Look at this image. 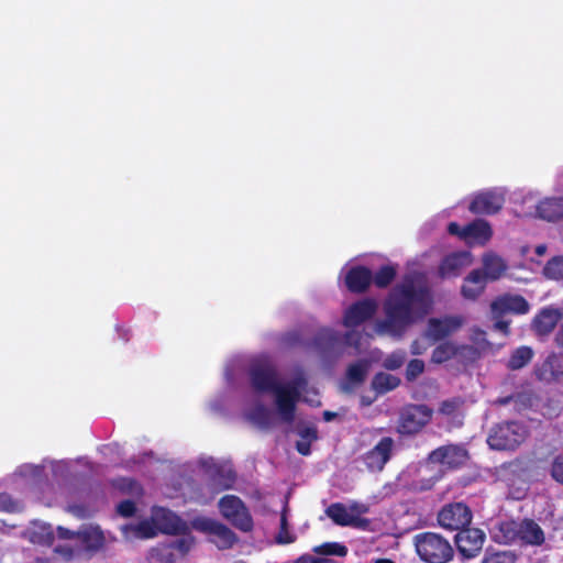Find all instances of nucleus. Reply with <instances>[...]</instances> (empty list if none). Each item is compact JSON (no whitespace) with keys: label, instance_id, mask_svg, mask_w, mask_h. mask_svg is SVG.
<instances>
[{"label":"nucleus","instance_id":"obj_41","mask_svg":"<svg viewBox=\"0 0 563 563\" xmlns=\"http://www.w3.org/2000/svg\"><path fill=\"white\" fill-rule=\"evenodd\" d=\"M424 362L420 358L409 361L405 373L407 382H415L424 372Z\"/></svg>","mask_w":563,"mask_h":563},{"label":"nucleus","instance_id":"obj_29","mask_svg":"<svg viewBox=\"0 0 563 563\" xmlns=\"http://www.w3.org/2000/svg\"><path fill=\"white\" fill-rule=\"evenodd\" d=\"M400 383L401 380L399 377L385 372H379L372 378L371 386L377 395H384L396 389Z\"/></svg>","mask_w":563,"mask_h":563},{"label":"nucleus","instance_id":"obj_13","mask_svg":"<svg viewBox=\"0 0 563 563\" xmlns=\"http://www.w3.org/2000/svg\"><path fill=\"white\" fill-rule=\"evenodd\" d=\"M485 539L483 530L467 527L455 534L454 542L462 559L471 560L481 553Z\"/></svg>","mask_w":563,"mask_h":563},{"label":"nucleus","instance_id":"obj_30","mask_svg":"<svg viewBox=\"0 0 563 563\" xmlns=\"http://www.w3.org/2000/svg\"><path fill=\"white\" fill-rule=\"evenodd\" d=\"M298 435L300 439L296 442V450L307 456L311 453L312 442L318 440V430L314 426L305 427L298 430Z\"/></svg>","mask_w":563,"mask_h":563},{"label":"nucleus","instance_id":"obj_55","mask_svg":"<svg viewBox=\"0 0 563 563\" xmlns=\"http://www.w3.org/2000/svg\"><path fill=\"white\" fill-rule=\"evenodd\" d=\"M57 531H58L59 537L63 539H71L75 536V533L73 531H70L66 528H63V527H58Z\"/></svg>","mask_w":563,"mask_h":563},{"label":"nucleus","instance_id":"obj_49","mask_svg":"<svg viewBox=\"0 0 563 563\" xmlns=\"http://www.w3.org/2000/svg\"><path fill=\"white\" fill-rule=\"evenodd\" d=\"M461 401L456 398L443 400L439 407V412L444 416H452L459 408Z\"/></svg>","mask_w":563,"mask_h":563},{"label":"nucleus","instance_id":"obj_8","mask_svg":"<svg viewBox=\"0 0 563 563\" xmlns=\"http://www.w3.org/2000/svg\"><path fill=\"white\" fill-rule=\"evenodd\" d=\"M192 527L199 532L209 534L211 537L210 541L219 550H229L239 541L238 534L231 528L216 519L207 517L196 518L192 521Z\"/></svg>","mask_w":563,"mask_h":563},{"label":"nucleus","instance_id":"obj_34","mask_svg":"<svg viewBox=\"0 0 563 563\" xmlns=\"http://www.w3.org/2000/svg\"><path fill=\"white\" fill-rule=\"evenodd\" d=\"M397 275V269L394 265H383L374 275L372 283L378 288L388 287Z\"/></svg>","mask_w":563,"mask_h":563},{"label":"nucleus","instance_id":"obj_60","mask_svg":"<svg viewBox=\"0 0 563 563\" xmlns=\"http://www.w3.org/2000/svg\"><path fill=\"white\" fill-rule=\"evenodd\" d=\"M375 563H395L394 561L389 559H378Z\"/></svg>","mask_w":563,"mask_h":563},{"label":"nucleus","instance_id":"obj_46","mask_svg":"<svg viewBox=\"0 0 563 563\" xmlns=\"http://www.w3.org/2000/svg\"><path fill=\"white\" fill-rule=\"evenodd\" d=\"M156 526L148 521H142L136 527V533L141 538L150 539L156 536Z\"/></svg>","mask_w":563,"mask_h":563},{"label":"nucleus","instance_id":"obj_47","mask_svg":"<svg viewBox=\"0 0 563 563\" xmlns=\"http://www.w3.org/2000/svg\"><path fill=\"white\" fill-rule=\"evenodd\" d=\"M117 511L124 518L132 517L136 511L135 503L130 499L122 500L118 504Z\"/></svg>","mask_w":563,"mask_h":563},{"label":"nucleus","instance_id":"obj_61","mask_svg":"<svg viewBox=\"0 0 563 563\" xmlns=\"http://www.w3.org/2000/svg\"><path fill=\"white\" fill-rule=\"evenodd\" d=\"M509 400H510V397H506V398H501V399H499V400H498V402H499L500 405H507V404L509 402Z\"/></svg>","mask_w":563,"mask_h":563},{"label":"nucleus","instance_id":"obj_5","mask_svg":"<svg viewBox=\"0 0 563 563\" xmlns=\"http://www.w3.org/2000/svg\"><path fill=\"white\" fill-rule=\"evenodd\" d=\"M220 515L241 532L249 533L254 529L253 516L246 504L236 495H224L219 499Z\"/></svg>","mask_w":563,"mask_h":563},{"label":"nucleus","instance_id":"obj_26","mask_svg":"<svg viewBox=\"0 0 563 563\" xmlns=\"http://www.w3.org/2000/svg\"><path fill=\"white\" fill-rule=\"evenodd\" d=\"M537 216L548 222L563 220V198H545L536 208Z\"/></svg>","mask_w":563,"mask_h":563},{"label":"nucleus","instance_id":"obj_40","mask_svg":"<svg viewBox=\"0 0 563 563\" xmlns=\"http://www.w3.org/2000/svg\"><path fill=\"white\" fill-rule=\"evenodd\" d=\"M406 361L405 351H395L387 355L383 361V367L388 371H396L400 368Z\"/></svg>","mask_w":563,"mask_h":563},{"label":"nucleus","instance_id":"obj_22","mask_svg":"<svg viewBox=\"0 0 563 563\" xmlns=\"http://www.w3.org/2000/svg\"><path fill=\"white\" fill-rule=\"evenodd\" d=\"M562 313L555 308H543L532 319L531 329L538 336H548L556 327Z\"/></svg>","mask_w":563,"mask_h":563},{"label":"nucleus","instance_id":"obj_62","mask_svg":"<svg viewBox=\"0 0 563 563\" xmlns=\"http://www.w3.org/2000/svg\"><path fill=\"white\" fill-rule=\"evenodd\" d=\"M316 560L319 561V563H329L330 562L327 559H320V558H316Z\"/></svg>","mask_w":563,"mask_h":563},{"label":"nucleus","instance_id":"obj_58","mask_svg":"<svg viewBox=\"0 0 563 563\" xmlns=\"http://www.w3.org/2000/svg\"><path fill=\"white\" fill-rule=\"evenodd\" d=\"M555 341L559 346L563 347V324L560 327V329L555 335Z\"/></svg>","mask_w":563,"mask_h":563},{"label":"nucleus","instance_id":"obj_28","mask_svg":"<svg viewBox=\"0 0 563 563\" xmlns=\"http://www.w3.org/2000/svg\"><path fill=\"white\" fill-rule=\"evenodd\" d=\"M341 338L338 332L331 329H322L313 338V345L322 354L332 352L340 343Z\"/></svg>","mask_w":563,"mask_h":563},{"label":"nucleus","instance_id":"obj_48","mask_svg":"<svg viewBox=\"0 0 563 563\" xmlns=\"http://www.w3.org/2000/svg\"><path fill=\"white\" fill-rule=\"evenodd\" d=\"M18 509L16 501L8 493H0V511L14 512Z\"/></svg>","mask_w":563,"mask_h":563},{"label":"nucleus","instance_id":"obj_12","mask_svg":"<svg viewBox=\"0 0 563 563\" xmlns=\"http://www.w3.org/2000/svg\"><path fill=\"white\" fill-rule=\"evenodd\" d=\"M448 232L451 235H456L468 243L476 242L482 245L487 243L493 235L490 224L484 219H475L464 227H461L456 222H450L448 225Z\"/></svg>","mask_w":563,"mask_h":563},{"label":"nucleus","instance_id":"obj_38","mask_svg":"<svg viewBox=\"0 0 563 563\" xmlns=\"http://www.w3.org/2000/svg\"><path fill=\"white\" fill-rule=\"evenodd\" d=\"M556 363V357L550 356L548 357L540 367L536 369V375L538 379L551 382L556 377V371L554 369V365Z\"/></svg>","mask_w":563,"mask_h":563},{"label":"nucleus","instance_id":"obj_54","mask_svg":"<svg viewBox=\"0 0 563 563\" xmlns=\"http://www.w3.org/2000/svg\"><path fill=\"white\" fill-rule=\"evenodd\" d=\"M69 510L77 517H85V508L82 506L74 505L69 507Z\"/></svg>","mask_w":563,"mask_h":563},{"label":"nucleus","instance_id":"obj_19","mask_svg":"<svg viewBox=\"0 0 563 563\" xmlns=\"http://www.w3.org/2000/svg\"><path fill=\"white\" fill-rule=\"evenodd\" d=\"M153 521L163 533L178 536L187 530L186 522L173 511L159 508L154 512Z\"/></svg>","mask_w":563,"mask_h":563},{"label":"nucleus","instance_id":"obj_37","mask_svg":"<svg viewBox=\"0 0 563 563\" xmlns=\"http://www.w3.org/2000/svg\"><path fill=\"white\" fill-rule=\"evenodd\" d=\"M313 552L321 555L345 556L347 548L339 542H325L314 547Z\"/></svg>","mask_w":563,"mask_h":563},{"label":"nucleus","instance_id":"obj_50","mask_svg":"<svg viewBox=\"0 0 563 563\" xmlns=\"http://www.w3.org/2000/svg\"><path fill=\"white\" fill-rule=\"evenodd\" d=\"M471 340L481 347L489 346V342L486 340V332L478 327L472 329Z\"/></svg>","mask_w":563,"mask_h":563},{"label":"nucleus","instance_id":"obj_21","mask_svg":"<svg viewBox=\"0 0 563 563\" xmlns=\"http://www.w3.org/2000/svg\"><path fill=\"white\" fill-rule=\"evenodd\" d=\"M462 324L461 317L431 318L428 321V334L433 341H440L457 331Z\"/></svg>","mask_w":563,"mask_h":563},{"label":"nucleus","instance_id":"obj_57","mask_svg":"<svg viewBox=\"0 0 563 563\" xmlns=\"http://www.w3.org/2000/svg\"><path fill=\"white\" fill-rule=\"evenodd\" d=\"M322 416H323V420L329 422V421H332L338 415H336V412L325 410V411H323Z\"/></svg>","mask_w":563,"mask_h":563},{"label":"nucleus","instance_id":"obj_39","mask_svg":"<svg viewBox=\"0 0 563 563\" xmlns=\"http://www.w3.org/2000/svg\"><path fill=\"white\" fill-rule=\"evenodd\" d=\"M275 540L278 544H290L296 540V536L289 531L286 511L280 516V527Z\"/></svg>","mask_w":563,"mask_h":563},{"label":"nucleus","instance_id":"obj_15","mask_svg":"<svg viewBox=\"0 0 563 563\" xmlns=\"http://www.w3.org/2000/svg\"><path fill=\"white\" fill-rule=\"evenodd\" d=\"M236 482L235 471L224 464L213 465L208 470L207 487L211 494H219L234 487Z\"/></svg>","mask_w":563,"mask_h":563},{"label":"nucleus","instance_id":"obj_36","mask_svg":"<svg viewBox=\"0 0 563 563\" xmlns=\"http://www.w3.org/2000/svg\"><path fill=\"white\" fill-rule=\"evenodd\" d=\"M367 369L368 364L366 361L353 363L347 367L346 379L353 385L362 384L366 378Z\"/></svg>","mask_w":563,"mask_h":563},{"label":"nucleus","instance_id":"obj_20","mask_svg":"<svg viewBox=\"0 0 563 563\" xmlns=\"http://www.w3.org/2000/svg\"><path fill=\"white\" fill-rule=\"evenodd\" d=\"M504 205L503 196L494 191H484L476 195L468 206V210L474 214H495Z\"/></svg>","mask_w":563,"mask_h":563},{"label":"nucleus","instance_id":"obj_18","mask_svg":"<svg viewBox=\"0 0 563 563\" xmlns=\"http://www.w3.org/2000/svg\"><path fill=\"white\" fill-rule=\"evenodd\" d=\"M471 264V253L466 251L453 252L442 258L438 267L441 279L456 278L462 269Z\"/></svg>","mask_w":563,"mask_h":563},{"label":"nucleus","instance_id":"obj_63","mask_svg":"<svg viewBox=\"0 0 563 563\" xmlns=\"http://www.w3.org/2000/svg\"><path fill=\"white\" fill-rule=\"evenodd\" d=\"M234 563H245V562H244V561H236V562H234Z\"/></svg>","mask_w":563,"mask_h":563},{"label":"nucleus","instance_id":"obj_1","mask_svg":"<svg viewBox=\"0 0 563 563\" xmlns=\"http://www.w3.org/2000/svg\"><path fill=\"white\" fill-rule=\"evenodd\" d=\"M431 301L426 275L420 272L406 274L388 294L384 303L386 318L377 322L376 331L401 336L409 325L428 313Z\"/></svg>","mask_w":563,"mask_h":563},{"label":"nucleus","instance_id":"obj_3","mask_svg":"<svg viewBox=\"0 0 563 563\" xmlns=\"http://www.w3.org/2000/svg\"><path fill=\"white\" fill-rule=\"evenodd\" d=\"M528 435L527 427L518 421H503L492 427L487 443L493 450L512 451L525 442Z\"/></svg>","mask_w":563,"mask_h":563},{"label":"nucleus","instance_id":"obj_53","mask_svg":"<svg viewBox=\"0 0 563 563\" xmlns=\"http://www.w3.org/2000/svg\"><path fill=\"white\" fill-rule=\"evenodd\" d=\"M284 341L287 345L292 346L300 341V335L297 332L288 333Z\"/></svg>","mask_w":563,"mask_h":563},{"label":"nucleus","instance_id":"obj_6","mask_svg":"<svg viewBox=\"0 0 563 563\" xmlns=\"http://www.w3.org/2000/svg\"><path fill=\"white\" fill-rule=\"evenodd\" d=\"M432 416L433 410L427 405H406L399 412L397 432L401 435H415L431 421Z\"/></svg>","mask_w":563,"mask_h":563},{"label":"nucleus","instance_id":"obj_32","mask_svg":"<svg viewBox=\"0 0 563 563\" xmlns=\"http://www.w3.org/2000/svg\"><path fill=\"white\" fill-rule=\"evenodd\" d=\"M457 344L445 341L437 345L431 354V362L434 364L445 363L456 357Z\"/></svg>","mask_w":563,"mask_h":563},{"label":"nucleus","instance_id":"obj_59","mask_svg":"<svg viewBox=\"0 0 563 563\" xmlns=\"http://www.w3.org/2000/svg\"><path fill=\"white\" fill-rule=\"evenodd\" d=\"M547 250L548 247L545 244H539L536 246L534 251L538 256H543L547 253Z\"/></svg>","mask_w":563,"mask_h":563},{"label":"nucleus","instance_id":"obj_43","mask_svg":"<svg viewBox=\"0 0 563 563\" xmlns=\"http://www.w3.org/2000/svg\"><path fill=\"white\" fill-rule=\"evenodd\" d=\"M190 547H191V541L189 539L180 538V539H177L175 541L164 544V551L166 552V551H169L170 549H173L180 556H184L190 550Z\"/></svg>","mask_w":563,"mask_h":563},{"label":"nucleus","instance_id":"obj_42","mask_svg":"<svg viewBox=\"0 0 563 563\" xmlns=\"http://www.w3.org/2000/svg\"><path fill=\"white\" fill-rule=\"evenodd\" d=\"M478 356L479 353L476 347L468 344H457L456 357L462 362H474Z\"/></svg>","mask_w":563,"mask_h":563},{"label":"nucleus","instance_id":"obj_45","mask_svg":"<svg viewBox=\"0 0 563 563\" xmlns=\"http://www.w3.org/2000/svg\"><path fill=\"white\" fill-rule=\"evenodd\" d=\"M252 419L261 426L267 427L271 421V413L264 406H257L252 412Z\"/></svg>","mask_w":563,"mask_h":563},{"label":"nucleus","instance_id":"obj_33","mask_svg":"<svg viewBox=\"0 0 563 563\" xmlns=\"http://www.w3.org/2000/svg\"><path fill=\"white\" fill-rule=\"evenodd\" d=\"M545 278L563 282V255L553 256L547 262L542 269Z\"/></svg>","mask_w":563,"mask_h":563},{"label":"nucleus","instance_id":"obj_25","mask_svg":"<svg viewBox=\"0 0 563 563\" xmlns=\"http://www.w3.org/2000/svg\"><path fill=\"white\" fill-rule=\"evenodd\" d=\"M487 278L482 269H473L465 278L461 288V294L470 300L477 299L485 290Z\"/></svg>","mask_w":563,"mask_h":563},{"label":"nucleus","instance_id":"obj_10","mask_svg":"<svg viewBox=\"0 0 563 563\" xmlns=\"http://www.w3.org/2000/svg\"><path fill=\"white\" fill-rule=\"evenodd\" d=\"M470 460V452L464 444H445L432 450L428 461L432 464L445 466L449 470H460Z\"/></svg>","mask_w":563,"mask_h":563},{"label":"nucleus","instance_id":"obj_52","mask_svg":"<svg viewBox=\"0 0 563 563\" xmlns=\"http://www.w3.org/2000/svg\"><path fill=\"white\" fill-rule=\"evenodd\" d=\"M509 324L510 322L507 320H500L499 318L496 319L494 323V329L503 332L505 335L509 334Z\"/></svg>","mask_w":563,"mask_h":563},{"label":"nucleus","instance_id":"obj_27","mask_svg":"<svg viewBox=\"0 0 563 563\" xmlns=\"http://www.w3.org/2000/svg\"><path fill=\"white\" fill-rule=\"evenodd\" d=\"M507 263L495 253H487L483 256V269L488 280H498L507 271Z\"/></svg>","mask_w":563,"mask_h":563},{"label":"nucleus","instance_id":"obj_11","mask_svg":"<svg viewBox=\"0 0 563 563\" xmlns=\"http://www.w3.org/2000/svg\"><path fill=\"white\" fill-rule=\"evenodd\" d=\"M472 518V510L463 503L448 504L438 514L439 525L450 531H462L471 525Z\"/></svg>","mask_w":563,"mask_h":563},{"label":"nucleus","instance_id":"obj_23","mask_svg":"<svg viewBox=\"0 0 563 563\" xmlns=\"http://www.w3.org/2000/svg\"><path fill=\"white\" fill-rule=\"evenodd\" d=\"M373 274L369 268L362 265L351 267L344 278L349 291L353 294L365 292L372 284Z\"/></svg>","mask_w":563,"mask_h":563},{"label":"nucleus","instance_id":"obj_24","mask_svg":"<svg viewBox=\"0 0 563 563\" xmlns=\"http://www.w3.org/2000/svg\"><path fill=\"white\" fill-rule=\"evenodd\" d=\"M327 516L338 526L364 528L367 519L351 515L341 503H333L325 509Z\"/></svg>","mask_w":563,"mask_h":563},{"label":"nucleus","instance_id":"obj_16","mask_svg":"<svg viewBox=\"0 0 563 563\" xmlns=\"http://www.w3.org/2000/svg\"><path fill=\"white\" fill-rule=\"evenodd\" d=\"M490 310L495 319L511 312L515 314H526L530 310V305L521 295H503L497 297L490 303Z\"/></svg>","mask_w":563,"mask_h":563},{"label":"nucleus","instance_id":"obj_51","mask_svg":"<svg viewBox=\"0 0 563 563\" xmlns=\"http://www.w3.org/2000/svg\"><path fill=\"white\" fill-rule=\"evenodd\" d=\"M157 559L162 563H176L177 558L175 551L170 549L169 551H164V544L155 550Z\"/></svg>","mask_w":563,"mask_h":563},{"label":"nucleus","instance_id":"obj_44","mask_svg":"<svg viewBox=\"0 0 563 563\" xmlns=\"http://www.w3.org/2000/svg\"><path fill=\"white\" fill-rule=\"evenodd\" d=\"M550 474L553 481L563 485V453L555 455L552 460Z\"/></svg>","mask_w":563,"mask_h":563},{"label":"nucleus","instance_id":"obj_31","mask_svg":"<svg viewBox=\"0 0 563 563\" xmlns=\"http://www.w3.org/2000/svg\"><path fill=\"white\" fill-rule=\"evenodd\" d=\"M533 357V350L530 346H519L509 356L507 367L517 371L528 365Z\"/></svg>","mask_w":563,"mask_h":563},{"label":"nucleus","instance_id":"obj_14","mask_svg":"<svg viewBox=\"0 0 563 563\" xmlns=\"http://www.w3.org/2000/svg\"><path fill=\"white\" fill-rule=\"evenodd\" d=\"M395 441L390 437L382 438L377 444L362 455L369 472H382L393 456Z\"/></svg>","mask_w":563,"mask_h":563},{"label":"nucleus","instance_id":"obj_9","mask_svg":"<svg viewBox=\"0 0 563 563\" xmlns=\"http://www.w3.org/2000/svg\"><path fill=\"white\" fill-rule=\"evenodd\" d=\"M250 380L254 390L258 393H272L275 400L278 399L282 384L278 380L276 367L269 362L253 364L250 368Z\"/></svg>","mask_w":563,"mask_h":563},{"label":"nucleus","instance_id":"obj_4","mask_svg":"<svg viewBox=\"0 0 563 563\" xmlns=\"http://www.w3.org/2000/svg\"><path fill=\"white\" fill-rule=\"evenodd\" d=\"M308 379L300 369L294 378L286 385H282L278 399H276L277 411L282 420L286 423H292L296 416L297 402L300 399L301 391L307 387Z\"/></svg>","mask_w":563,"mask_h":563},{"label":"nucleus","instance_id":"obj_35","mask_svg":"<svg viewBox=\"0 0 563 563\" xmlns=\"http://www.w3.org/2000/svg\"><path fill=\"white\" fill-rule=\"evenodd\" d=\"M517 559L516 553L512 551H496L488 548L481 563H516Z\"/></svg>","mask_w":563,"mask_h":563},{"label":"nucleus","instance_id":"obj_7","mask_svg":"<svg viewBox=\"0 0 563 563\" xmlns=\"http://www.w3.org/2000/svg\"><path fill=\"white\" fill-rule=\"evenodd\" d=\"M508 541L539 547L544 543L545 537L541 527L532 519H523L520 522L509 521L500 526Z\"/></svg>","mask_w":563,"mask_h":563},{"label":"nucleus","instance_id":"obj_2","mask_svg":"<svg viewBox=\"0 0 563 563\" xmlns=\"http://www.w3.org/2000/svg\"><path fill=\"white\" fill-rule=\"evenodd\" d=\"M413 545L420 560L426 563H448L454 556V549L449 540L437 532L417 533Z\"/></svg>","mask_w":563,"mask_h":563},{"label":"nucleus","instance_id":"obj_56","mask_svg":"<svg viewBox=\"0 0 563 563\" xmlns=\"http://www.w3.org/2000/svg\"><path fill=\"white\" fill-rule=\"evenodd\" d=\"M295 563H319V561L316 560V558L305 554L299 556Z\"/></svg>","mask_w":563,"mask_h":563},{"label":"nucleus","instance_id":"obj_17","mask_svg":"<svg viewBox=\"0 0 563 563\" xmlns=\"http://www.w3.org/2000/svg\"><path fill=\"white\" fill-rule=\"evenodd\" d=\"M375 300L365 298L352 303L344 312L343 324L346 328H355L369 320L376 312Z\"/></svg>","mask_w":563,"mask_h":563}]
</instances>
